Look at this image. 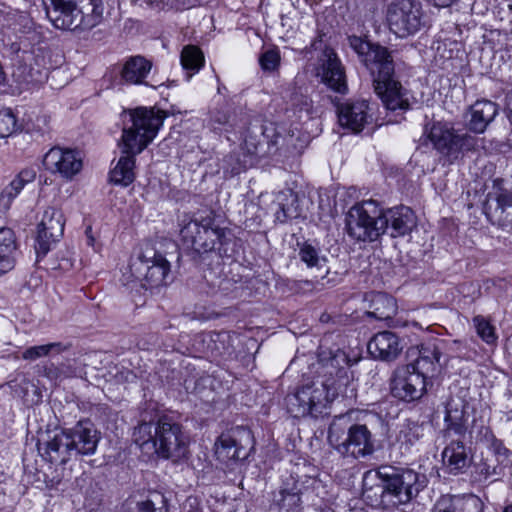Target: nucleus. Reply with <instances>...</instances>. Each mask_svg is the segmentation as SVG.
<instances>
[{"mask_svg":"<svg viewBox=\"0 0 512 512\" xmlns=\"http://www.w3.org/2000/svg\"><path fill=\"white\" fill-rule=\"evenodd\" d=\"M441 351L434 342L423 343L418 346V356L407 364L425 380L435 377L440 372Z\"/></svg>","mask_w":512,"mask_h":512,"instance_id":"obj_22","label":"nucleus"},{"mask_svg":"<svg viewBox=\"0 0 512 512\" xmlns=\"http://www.w3.org/2000/svg\"><path fill=\"white\" fill-rule=\"evenodd\" d=\"M70 348V345L63 344L62 342H53L44 345L32 346L27 348L22 358L29 361H35L38 358L49 355L60 354Z\"/></svg>","mask_w":512,"mask_h":512,"instance_id":"obj_43","label":"nucleus"},{"mask_svg":"<svg viewBox=\"0 0 512 512\" xmlns=\"http://www.w3.org/2000/svg\"><path fill=\"white\" fill-rule=\"evenodd\" d=\"M301 210L299 207V200L297 194L292 191L282 194V199L278 203V208L275 211V218L280 223H285L288 220L300 217Z\"/></svg>","mask_w":512,"mask_h":512,"instance_id":"obj_37","label":"nucleus"},{"mask_svg":"<svg viewBox=\"0 0 512 512\" xmlns=\"http://www.w3.org/2000/svg\"><path fill=\"white\" fill-rule=\"evenodd\" d=\"M64 225V216L60 210L49 207L44 211L42 220L38 225L35 245L38 256H45L50 250L51 245L63 236Z\"/></svg>","mask_w":512,"mask_h":512,"instance_id":"obj_15","label":"nucleus"},{"mask_svg":"<svg viewBox=\"0 0 512 512\" xmlns=\"http://www.w3.org/2000/svg\"><path fill=\"white\" fill-rule=\"evenodd\" d=\"M384 235L391 238L405 237L417 227V216L413 210L404 205L383 208Z\"/></svg>","mask_w":512,"mask_h":512,"instance_id":"obj_17","label":"nucleus"},{"mask_svg":"<svg viewBox=\"0 0 512 512\" xmlns=\"http://www.w3.org/2000/svg\"><path fill=\"white\" fill-rule=\"evenodd\" d=\"M155 422L156 420L146 421L143 418L134 428L133 440L143 450H153Z\"/></svg>","mask_w":512,"mask_h":512,"instance_id":"obj_42","label":"nucleus"},{"mask_svg":"<svg viewBox=\"0 0 512 512\" xmlns=\"http://www.w3.org/2000/svg\"><path fill=\"white\" fill-rule=\"evenodd\" d=\"M491 436L493 438L492 445L494 447L495 452L497 454H502V451H503V453H505L507 450H506V448L503 447L502 442L497 440L493 435H491Z\"/></svg>","mask_w":512,"mask_h":512,"instance_id":"obj_51","label":"nucleus"},{"mask_svg":"<svg viewBox=\"0 0 512 512\" xmlns=\"http://www.w3.org/2000/svg\"><path fill=\"white\" fill-rule=\"evenodd\" d=\"M367 315L381 321H389L397 311V304L393 297L386 293H374L370 298Z\"/></svg>","mask_w":512,"mask_h":512,"instance_id":"obj_35","label":"nucleus"},{"mask_svg":"<svg viewBox=\"0 0 512 512\" xmlns=\"http://www.w3.org/2000/svg\"><path fill=\"white\" fill-rule=\"evenodd\" d=\"M286 103L287 110H291L300 119L303 116L310 118L313 114V101L307 91H303L300 87L293 86L290 88Z\"/></svg>","mask_w":512,"mask_h":512,"instance_id":"obj_36","label":"nucleus"},{"mask_svg":"<svg viewBox=\"0 0 512 512\" xmlns=\"http://www.w3.org/2000/svg\"><path fill=\"white\" fill-rule=\"evenodd\" d=\"M162 8H176L174 0H160Z\"/></svg>","mask_w":512,"mask_h":512,"instance_id":"obj_53","label":"nucleus"},{"mask_svg":"<svg viewBox=\"0 0 512 512\" xmlns=\"http://www.w3.org/2000/svg\"><path fill=\"white\" fill-rule=\"evenodd\" d=\"M423 436V427L417 422L407 420L400 426L396 442L400 448L408 451Z\"/></svg>","mask_w":512,"mask_h":512,"instance_id":"obj_39","label":"nucleus"},{"mask_svg":"<svg viewBox=\"0 0 512 512\" xmlns=\"http://www.w3.org/2000/svg\"><path fill=\"white\" fill-rule=\"evenodd\" d=\"M166 114L154 108L137 107L123 111L122 135L119 140L121 156L110 171L115 185L129 186L135 180L136 156L155 139Z\"/></svg>","mask_w":512,"mask_h":512,"instance_id":"obj_1","label":"nucleus"},{"mask_svg":"<svg viewBox=\"0 0 512 512\" xmlns=\"http://www.w3.org/2000/svg\"><path fill=\"white\" fill-rule=\"evenodd\" d=\"M434 4L436 7H449L452 5L456 0H429Z\"/></svg>","mask_w":512,"mask_h":512,"instance_id":"obj_52","label":"nucleus"},{"mask_svg":"<svg viewBox=\"0 0 512 512\" xmlns=\"http://www.w3.org/2000/svg\"><path fill=\"white\" fill-rule=\"evenodd\" d=\"M170 268V262L150 244H145L130 264L131 273L146 289L166 285Z\"/></svg>","mask_w":512,"mask_h":512,"instance_id":"obj_9","label":"nucleus"},{"mask_svg":"<svg viewBox=\"0 0 512 512\" xmlns=\"http://www.w3.org/2000/svg\"><path fill=\"white\" fill-rule=\"evenodd\" d=\"M152 69V62L142 55L130 56L123 63L120 70V79L128 85H146V78Z\"/></svg>","mask_w":512,"mask_h":512,"instance_id":"obj_24","label":"nucleus"},{"mask_svg":"<svg viewBox=\"0 0 512 512\" xmlns=\"http://www.w3.org/2000/svg\"><path fill=\"white\" fill-rule=\"evenodd\" d=\"M16 250L14 231L8 227H0V277L14 268Z\"/></svg>","mask_w":512,"mask_h":512,"instance_id":"obj_34","label":"nucleus"},{"mask_svg":"<svg viewBox=\"0 0 512 512\" xmlns=\"http://www.w3.org/2000/svg\"><path fill=\"white\" fill-rule=\"evenodd\" d=\"M272 505L279 512H301V489L297 481L291 479V482H284L280 489L273 493Z\"/></svg>","mask_w":512,"mask_h":512,"instance_id":"obj_29","label":"nucleus"},{"mask_svg":"<svg viewBox=\"0 0 512 512\" xmlns=\"http://www.w3.org/2000/svg\"><path fill=\"white\" fill-rule=\"evenodd\" d=\"M180 60L183 69L192 72L187 76V79H189L192 74L198 72L205 61L200 48L194 45H187L182 49Z\"/></svg>","mask_w":512,"mask_h":512,"instance_id":"obj_41","label":"nucleus"},{"mask_svg":"<svg viewBox=\"0 0 512 512\" xmlns=\"http://www.w3.org/2000/svg\"><path fill=\"white\" fill-rule=\"evenodd\" d=\"M467 418L464 406L448 402L446 405L445 417H444V429L442 430L445 441L454 439H463L467 432Z\"/></svg>","mask_w":512,"mask_h":512,"instance_id":"obj_28","label":"nucleus"},{"mask_svg":"<svg viewBox=\"0 0 512 512\" xmlns=\"http://www.w3.org/2000/svg\"><path fill=\"white\" fill-rule=\"evenodd\" d=\"M138 512H167L166 499L157 491L150 492L147 498L137 502Z\"/></svg>","mask_w":512,"mask_h":512,"instance_id":"obj_44","label":"nucleus"},{"mask_svg":"<svg viewBox=\"0 0 512 512\" xmlns=\"http://www.w3.org/2000/svg\"><path fill=\"white\" fill-rule=\"evenodd\" d=\"M346 231L357 242H375L384 235L383 207L369 199L355 203L346 214Z\"/></svg>","mask_w":512,"mask_h":512,"instance_id":"obj_7","label":"nucleus"},{"mask_svg":"<svg viewBox=\"0 0 512 512\" xmlns=\"http://www.w3.org/2000/svg\"><path fill=\"white\" fill-rule=\"evenodd\" d=\"M422 17L421 3L415 0H393L386 13L390 30L399 38L418 32L423 24Z\"/></svg>","mask_w":512,"mask_h":512,"instance_id":"obj_10","label":"nucleus"},{"mask_svg":"<svg viewBox=\"0 0 512 512\" xmlns=\"http://www.w3.org/2000/svg\"><path fill=\"white\" fill-rule=\"evenodd\" d=\"M255 151H248L247 154L240 152H232L223 158V166L225 173L234 176L246 170L254 162Z\"/></svg>","mask_w":512,"mask_h":512,"instance_id":"obj_38","label":"nucleus"},{"mask_svg":"<svg viewBox=\"0 0 512 512\" xmlns=\"http://www.w3.org/2000/svg\"><path fill=\"white\" fill-rule=\"evenodd\" d=\"M367 349L373 358L390 362L400 355L403 345L396 333L382 331L370 339Z\"/></svg>","mask_w":512,"mask_h":512,"instance_id":"obj_20","label":"nucleus"},{"mask_svg":"<svg viewBox=\"0 0 512 512\" xmlns=\"http://www.w3.org/2000/svg\"><path fill=\"white\" fill-rule=\"evenodd\" d=\"M496 461L490 459H483L479 464H477V473L483 476L484 479H488L491 476L497 474V464Z\"/></svg>","mask_w":512,"mask_h":512,"instance_id":"obj_49","label":"nucleus"},{"mask_svg":"<svg viewBox=\"0 0 512 512\" xmlns=\"http://www.w3.org/2000/svg\"><path fill=\"white\" fill-rule=\"evenodd\" d=\"M78 26L81 30H90L103 20L104 5L102 0L77 1Z\"/></svg>","mask_w":512,"mask_h":512,"instance_id":"obj_32","label":"nucleus"},{"mask_svg":"<svg viewBox=\"0 0 512 512\" xmlns=\"http://www.w3.org/2000/svg\"><path fill=\"white\" fill-rule=\"evenodd\" d=\"M334 368L333 367V360L330 361V364H326L325 365V369H326V373H329L330 375H332V371L330 369Z\"/></svg>","mask_w":512,"mask_h":512,"instance_id":"obj_54","label":"nucleus"},{"mask_svg":"<svg viewBox=\"0 0 512 512\" xmlns=\"http://www.w3.org/2000/svg\"><path fill=\"white\" fill-rule=\"evenodd\" d=\"M207 127L216 134L229 133L238 127L235 108L228 102L218 104L210 110Z\"/></svg>","mask_w":512,"mask_h":512,"instance_id":"obj_27","label":"nucleus"},{"mask_svg":"<svg viewBox=\"0 0 512 512\" xmlns=\"http://www.w3.org/2000/svg\"><path fill=\"white\" fill-rule=\"evenodd\" d=\"M298 256L307 268L322 269L326 267V256L321 253L320 248L313 246L311 243L304 242L299 248Z\"/></svg>","mask_w":512,"mask_h":512,"instance_id":"obj_40","label":"nucleus"},{"mask_svg":"<svg viewBox=\"0 0 512 512\" xmlns=\"http://www.w3.org/2000/svg\"><path fill=\"white\" fill-rule=\"evenodd\" d=\"M425 133L437 151L447 156L455 154L457 133L449 123L433 122L430 128L426 125Z\"/></svg>","mask_w":512,"mask_h":512,"instance_id":"obj_25","label":"nucleus"},{"mask_svg":"<svg viewBox=\"0 0 512 512\" xmlns=\"http://www.w3.org/2000/svg\"><path fill=\"white\" fill-rule=\"evenodd\" d=\"M503 512H512V504L507 505V506L503 509Z\"/></svg>","mask_w":512,"mask_h":512,"instance_id":"obj_55","label":"nucleus"},{"mask_svg":"<svg viewBox=\"0 0 512 512\" xmlns=\"http://www.w3.org/2000/svg\"><path fill=\"white\" fill-rule=\"evenodd\" d=\"M153 451L158 457L177 462L188 454V437L181 425L168 415L156 419Z\"/></svg>","mask_w":512,"mask_h":512,"instance_id":"obj_8","label":"nucleus"},{"mask_svg":"<svg viewBox=\"0 0 512 512\" xmlns=\"http://www.w3.org/2000/svg\"><path fill=\"white\" fill-rule=\"evenodd\" d=\"M498 114V106L490 100H478L471 105L467 127L474 133H483Z\"/></svg>","mask_w":512,"mask_h":512,"instance_id":"obj_30","label":"nucleus"},{"mask_svg":"<svg viewBox=\"0 0 512 512\" xmlns=\"http://www.w3.org/2000/svg\"><path fill=\"white\" fill-rule=\"evenodd\" d=\"M485 504L476 495H453L441 497L432 512H484Z\"/></svg>","mask_w":512,"mask_h":512,"instance_id":"obj_23","label":"nucleus"},{"mask_svg":"<svg viewBox=\"0 0 512 512\" xmlns=\"http://www.w3.org/2000/svg\"><path fill=\"white\" fill-rule=\"evenodd\" d=\"M327 439L342 457L365 458L375 451L372 432L365 424L353 423L349 414L334 417Z\"/></svg>","mask_w":512,"mask_h":512,"instance_id":"obj_6","label":"nucleus"},{"mask_svg":"<svg viewBox=\"0 0 512 512\" xmlns=\"http://www.w3.org/2000/svg\"><path fill=\"white\" fill-rule=\"evenodd\" d=\"M366 100L347 101L338 107V121L344 128L358 133L372 118Z\"/></svg>","mask_w":512,"mask_h":512,"instance_id":"obj_19","label":"nucleus"},{"mask_svg":"<svg viewBox=\"0 0 512 512\" xmlns=\"http://www.w3.org/2000/svg\"><path fill=\"white\" fill-rule=\"evenodd\" d=\"M254 438L250 429L237 426L222 433L215 442L217 460L229 465L231 462L244 460L253 448Z\"/></svg>","mask_w":512,"mask_h":512,"instance_id":"obj_12","label":"nucleus"},{"mask_svg":"<svg viewBox=\"0 0 512 512\" xmlns=\"http://www.w3.org/2000/svg\"><path fill=\"white\" fill-rule=\"evenodd\" d=\"M427 478L409 467L384 464L364 472L362 496L373 508L393 510L415 499Z\"/></svg>","mask_w":512,"mask_h":512,"instance_id":"obj_2","label":"nucleus"},{"mask_svg":"<svg viewBox=\"0 0 512 512\" xmlns=\"http://www.w3.org/2000/svg\"><path fill=\"white\" fill-rule=\"evenodd\" d=\"M16 116L9 108L0 109V138H5L17 131Z\"/></svg>","mask_w":512,"mask_h":512,"instance_id":"obj_46","label":"nucleus"},{"mask_svg":"<svg viewBox=\"0 0 512 512\" xmlns=\"http://www.w3.org/2000/svg\"><path fill=\"white\" fill-rule=\"evenodd\" d=\"M76 456L94 455L101 433L89 419L78 421L73 427L64 429Z\"/></svg>","mask_w":512,"mask_h":512,"instance_id":"obj_16","label":"nucleus"},{"mask_svg":"<svg viewBox=\"0 0 512 512\" xmlns=\"http://www.w3.org/2000/svg\"><path fill=\"white\" fill-rule=\"evenodd\" d=\"M36 178V171L33 168H25L2 190L0 194V211H7L22 191L24 186Z\"/></svg>","mask_w":512,"mask_h":512,"instance_id":"obj_33","label":"nucleus"},{"mask_svg":"<svg viewBox=\"0 0 512 512\" xmlns=\"http://www.w3.org/2000/svg\"><path fill=\"white\" fill-rule=\"evenodd\" d=\"M511 208L512 179H495L493 191L488 193L483 205L484 214L492 224L504 226L512 222L509 219Z\"/></svg>","mask_w":512,"mask_h":512,"instance_id":"obj_13","label":"nucleus"},{"mask_svg":"<svg viewBox=\"0 0 512 512\" xmlns=\"http://www.w3.org/2000/svg\"><path fill=\"white\" fill-rule=\"evenodd\" d=\"M455 144V154L461 151H472L475 150V148L477 147L478 139L475 136H472L468 133H457Z\"/></svg>","mask_w":512,"mask_h":512,"instance_id":"obj_48","label":"nucleus"},{"mask_svg":"<svg viewBox=\"0 0 512 512\" xmlns=\"http://www.w3.org/2000/svg\"><path fill=\"white\" fill-rule=\"evenodd\" d=\"M180 237L184 246L197 253L216 252L222 258H233L237 252L232 231L216 225L211 214L199 218L184 216Z\"/></svg>","mask_w":512,"mask_h":512,"instance_id":"obj_4","label":"nucleus"},{"mask_svg":"<svg viewBox=\"0 0 512 512\" xmlns=\"http://www.w3.org/2000/svg\"><path fill=\"white\" fill-rule=\"evenodd\" d=\"M478 336L487 344H492L497 340L494 326L482 315L473 318Z\"/></svg>","mask_w":512,"mask_h":512,"instance_id":"obj_45","label":"nucleus"},{"mask_svg":"<svg viewBox=\"0 0 512 512\" xmlns=\"http://www.w3.org/2000/svg\"><path fill=\"white\" fill-rule=\"evenodd\" d=\"M427 384V380L417 374L412 366L402 365L393 372L391 394L399 400L411 402L423 396Z\"/></svg>","mask_w":512,"mask_h":512,"instance_id":"obj_14","label":"nucleus"},{"mask_svg":"<svg viewBox=\"0 0 512 512\" xmlns=\"http://www.w3.org/2000/svg\"><path fill=\"white\" fill-rule=\"evenodd\" d=\"M506 112L509 122L512 124V90L506 97Z\"/></svg>","mask_w":512,"mask_h":512,"instance_id":"obj_50","label":"nucleus"},{"mask_svg":"<svg viewBox=\"0 0 512 512\" xmlns=\"http://www.w3.org/2000/svg\"><path fill=\"white\" fill-rule=\"evenodd\" d=\"M322 50L318 59V74L321 76L322 82L331 90L344 94L348 90L345 67L339 59L333 48L324 46L322 35L319 34L309 47L305 48L306 53L312 50Z\"/></svg>","mask_w":512,"mask_h":512,"instance_id":"obj_11","label":"nucleus"},{"mask_svg":"<svg viewBox=\"0 0 512 512\" xmlns=\"http://www.w3.org/2000/svg\"><path fill=\"white\" fill-rule=\"evenodd\" d=\"M442 452V460L450 474L457 475L469 467L470 458L463 439H451Z\"/></svg>","mask_w":512,"mask_h":512,"instance_id":"obj_26","label":"nucleus"},{"mask_svg":"<svg viewBox=\"0 0 512 512\" xmlns=\"http://www.w3.org/2000/svg\"><path fill=\"white\" fill-rule=\"evenodd\" d=\"M348 43L369 72L374 91L386 109L407 110V90L396 78L392 52L379 43H372L356 35L349 36Z\"/></svg>","mask_w":512,"mask_h":512,"instance_id":"obj_3","label":"nucleus"},{"mask_svg":"<svg viewBox=\"0 0 512 512\" xmlns=\"http://www.w3.org/2000/svg\"><path fill=\"white\" fill-rule=\"evenodd\" d=\"M346 371L339 369L337 378L317 379L299 387L285 398L287 411L295 418H318L329 414V404L341 392Z\"/></svg>","mask_w":512,"mask_h":512,"instance_id":"obj_5","label":"nucleus"},{"mask_svg":"<svg viewBox=\"0 0 512 512\" xmlns=\"http://www.w3.org/2000/svg\"><path fill=\"white\" fill-rule=\"evenodd\" d=\"M16 32L19 42L11 44V49L14 52L27 51L43 39L41 27L37 26L28 16H20Z\"/></svg>","mask_w":512,"mask_h":512,"instance_id":"obj_31","label":"nucleus"},{"mask_svg":"<svg viewBox=\"0 0 512 512\" xmlns=\"http://www.w3.org/2000/svg\"><path fill=\"white\" fill-rule=\"evenodd\" d=\"M43 164L47 170L58 172L62 177L71 179L82 169V160L75 150L51 148L44 156Z\"/></svg>","mask_w":512,"mask_h":512,"instance_id":"obj_18","label":"nucleus"},{"mask_svg":"<svg viewBox=\"0 0 512 512\" xmlns=\"http://www.w3.org/2000/svg\"><path fill=\"white\" fill-rule=\"evenodd\" d=\"M280 54L278 50H267L261 54L259 63L264 71L273 72L278 69L280 65Z\"/></svg>","mask_w":512,"mask_h":512,"instance_id":"obj_47","label":"nucleus"},{"mask_svg":"<svg viewBox=\"0 0 512 512\" xmlns=\"http://www.w3.org/2000/svg\"><path fill=\"white\" fill-rule=\"evenodd\" d=\"M38 449L43 459L52 464H66L73 456H75L65 430L56 433L43 444L39 443Z\"/></svg>","mask_w":512,"mask_h":512,"instance_id":"obj_21","label":"nucleus"}]
</instances>
